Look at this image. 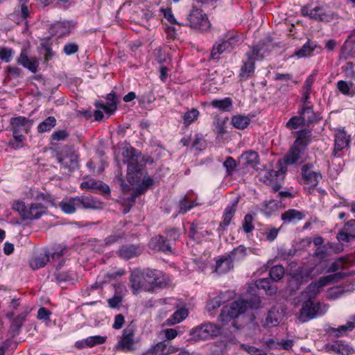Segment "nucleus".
Returning <instances> with one entry per match:
<instances>
[{"mask_svg":"<svg viewBox=\"0 0 355 355\" xmlns=\"http://www.w3.org/2000/svg\"><path fill=\"white\" fill-rule=\"evenodd\" d=\"M237 204L238 200H235L226 207L223 215V220L220 224V228L225 229L230 224V222L235 214Z\"/></svg>","mask_w":355,"mask_h":355,"instance_id":"nucleus-31","label":"nucleus"},{"mask_svg":"<svg viewBox=\"0 0 355 355\" xmlns=\"http://www.w3.org/2000/svg\"><path fill=\"white\" fill-rule=\"evenodd\" d=\"M347 276L345 272H338L322 277L318 280L311 282L303 292L304 298L312 300L316 297L329 284L338 282Z\"/></svg>","mask_w":355,"mask_h":355,"instance_id":"nucleus-5","label":"nucleus"},{"mask_svg":"<svg viewBox=\"0 0 355 355\" xmlns=\"http://www.w3.org/2000/svg\"><path fill=\"white\" fill-rule=\"evenodd\" d=\"M256 286L259 289H263L269 295H274L277 291V286L271 283L268 278L259 279L256 281Z\"/></svg>","mask_w":355,"mask_h":355,"instance_id":"nucleus-38","label":"nucleus"},{"mask_svg":"<svg viewBox=\"0 0 355 355\" xmlns=\"http://www.w3.org/2000/svg\"><path fill=\"white\" fill-rule=\"evenodd\" d=\"M301 173L303 184L311 188L316 187L322 179L321 173L314 170L312 164H304L302 167Z\"/></svg>","mask_w":355,"mask_h":355,"instance_id":"nucleus-15","label":"nucleus"},{"mask_svg":"<svg viewBox=\"0 0 355 355\" xmlns=\"http://www.w3.org/2000/svg\"><path fill=\"white\" fill-rule=\"evenodd\" d=\"M327 311V306L320 302H315L308 299L303 303L300 311L299 319L302 322H306L312 318L322 315Z\"/></svg>","mask_w":355,"mask_h":355,"instance_id":"nucleus-9","label":"nucleus"},{"mask_svg":"<svg viewBox=\"0 0 355 355\" xmlns=\"http://www.w3.org/2000/svg\"><path fill=\"white\" fill-rule=\"evenodd\" d=\"M83 189H88L92 191H98L103 194L110 193V187L107 184L101 181L96 180L93 178L87 179L80 184Z\"/></svg>","mask_w":355,"mask_h":355,"instance_id":"nucleus-20","label":"nucleus"},{"mask_svg":"<svg viewBox=\"0 0 355 355\" xmlns=\"http://www.w3.org/2000/svg\"><path fill=\"white\" fill-rule=\"evenodd\" d=\"M350 142V136L343 129H339L335 134V150L339 151L347 147Z\"/></svg>","mask_w":355,"mask_h":355,"instance_id":"nucleus-28","label":"nucleus"},{"mask_svg":"<svg viewBox=\"0 0 355 355\" xmlns=\"http://www.w3.org/2000/svg\"><path fill=\"white\" fill-rule=\"evenodd\" d=\"M12 208L19 212L24 220H37L39 219L46 212V207L42 203H31L26 206L22 201H15L12 205Z\"/></svg>","mask_w":355,"mask_h":355,"instance_id":"nucleus-8","label":"nucleus"},{"mask_svg":"<svg viewBox=\"0 0 355 355\" xmlns=\"http://www.w3.org/2000/svg\"><path fill=\"white\" fill-rule=\"evenodd\" d=\"M57 159L66 174H69L78 168L77 155L71 150H62L58 155Z\"/></svg>","mask_w":355,"mask_h":355,"instance_id":"nucleus-14","label":"nucleus"},{"mask_svg":"<svg viewBox=\"0 0 355 355\" xmlns=\"http://www.w3.org/2000/svg\"><path fill=\"white\" fill-rule=\"evenodd\" d=\"M353 85L352 82L339 80L337 83V88L343 94L353 96L354 94L352 89Z\"/></svg>","mask_w":355,"mask_h":355,"instance_id":"nucleus-53","label":"nucleus"},{"mask_svg":"<svg viewBox=\"0 0 355 355\" xmlns=\"http://www.w3.org/2000/svg\"><path fill=\"white\" fill-rule=\"evenodd\" d=\"M137 328L134 324L128 325L122 331L121 336L114 348L121 352L135 351L140 343V338L135 336Z\"/></svg>","mask_w":355,"mask_h":355,"instance_id":"nucleus-7","label":"nucleus"},{"mask_svg":"<svg viewBox=\"0 0 355 355\" xmlns=\"http://www.w3.org/2000/svg\"><path fill=\"white\" fill-rule=\"evenodd\" d=\"M233 268V263L227 256L221 257L216 261L213 272L218 275L225 274Z\"/></svg>","mask_w":355,"mask_h":355,"instance_id":"nucleus-27","label":"nucleus"},{"mask_svg":"<svg viewBox=\"0 0 355 355\" xmlns=\"http://www.w3.org/2000/svg\"><path fill=\"white\" fill-rule=\"evenodd\" d=\"M13 140L10 141L9 146L13 149H19L24 146L26 140L25 136L21 132H12Z\"/></svg>","mask_w":355,"mask_h":355,"instance_id":"nucleus-52","label":"nucleus"},{"mask_svg":"<svg viewBox=\"0 0 355 355\" xmlns=\"http://www.w3.org/2000/svg\"><path fill=\"white\" fill-rule=\"evenodd\" d=\"M241 161L243 165L254 167L259 163V155L253 150H248L243 153L241 157Z\"/></svg>","mask_w":355,"mask_h":355,"instance_id":"nucleus-37","label":"nucleus"},{"mask_svg":"<svg viewBox=\"0 0 355 355\" xmlns=\"http://www.w3.org/2000/svg\"><path fill=\"white\" fill-rule=\"evenodd\" d=\"M50 261L49 254H40L33 257L29 262L30 266L33 270L43 268Z\"/></svg>","mask_w":355,"mask_h":355,"instance_id":"nucleus-42","label":"nucleus"},{"mask_svg":"<svg viewBox=\"0 0 355 355\" xmlns=\"http://www.w3.org/2000/svg\"><path fill=\"white\" fill-rule=\"evenodd\" d=\"M305 125L301 115L291 117L286 123L289 130H295Z\"/></svg>","mask_w":355,"mask_h":355,"instance_id":"nucleus-55","label":"nucleus"},{"mask_svg":"<svg viewBox=\"0 0 355 355\" xmlns=\"http://www.w3.org/2000/svg\"><path fill=\"white\" fill-rule=\"evenodd\" d=\"M211 105L215 108L220 110L227 111L232 105V101L230 98L226 97L223 99H214L211 101Z\"/></svg>","mask_w":355,"mask_h":355,"instance_id":"nucleus-50","label":"nucleus"},{"mask_svg":"<svg viewBox=\"0 0 355 355\" xmlns=\"http://www.w3.org/2000/svg\"><path fill=\"white\" fill-rule=\"evenodd\" d=\"M160 12L163 13L164 18L167 19L171 24L184 26V24L179 23L176 20L175 17L173 14L171 8H161Z\"/></svg>","mask_w":355,"mask_h":355,"instance_id":"nucleus-61","label":"nucleus"},{"mask_svg":"<svg viewBox=\"0 0 355 355\" xmlns=\"http://www.w3.org/2000/svg\"><path fill=\"white\" fill-rule=\"evenodd\" d=\"M232 297V293L230 291H227L224 293H220L216 297L210 300L207 304V309L209 311L215 310L220 307L223 303L228 301Z\"/></svg>","mask_w":355,"mask_h":355,"instance_id":"nucleus-26","label":"nucleus"},{"mask_svg":"<svg viewBox=\"0 0 355 355\" xmlns=\"http://www.w3.org/2000/svg\"><path fill=\"white\" fill-rule=\"evenodd\" d=\"M326 257V250L318 248L312 259L291 273L292 278L301 284L322 274L327 268V263L324 261Z\"/></svg>","mask_w":355,"mask_h":355,"instance_id":"nucleus-2","label":"nucleus"},{"mask_svg":"<svg viewBox=\"0 0 355 355\" xmlns=\"http://www.w3.org/2000/svg\"><path fill=\"white\" fill-rule=\"evenodd\" d=\"M166 343L165 341L159 342L152 346L141 355H166Z\"/></svg>","mask_w":355,"mask_h":355,"instance_id":"nucleus-47","label":"nucleus"},{"mask_svg":"<svg viewBox=\"0 0 355 355\" xmlns=\"http://www.w3.org/2000/svg\"><path fill=\"white\" fill-rule=\"evenodd\" d=\"M67 248L65 246L59 245L49 254L50 261L54 263L58 262V267L61 268L64 263L63 257L67 254Z\"/></svg>","mask_w":355,"mask_h":355,"instance_id":"nucleus-34","label":"nucleus"},{"mask_svg":"<svg viewBox=\"0 0 355 355\" xmlns=\"http://www.w3.org/2000/svg\"><path fill=\"white\" fill-rule=\"evenodd\" d=\"M242 42L241 37L235 32H228L212 48L211 57L214 60L219 58L220 54L230 52Z\"/></svg>","mask_w":355,"mask_h":355,"instance_id":"nucleus-6","label":"nucleus"},{"mask_svg":"<svg viewBox=\"0 0 355 355\" xmlns=\"http://www.w3.org/2000/svg\"><path fill=\"white\" fill-rule=\"evenodd\" d=\"M355 328V315H353L349 321L344 325L338 327L336 329V336H340L347 331H351Z\"/></svg>","mask_w":355,"mask_h":355,"instance_id":"nucleus-54","label":"nucleus"},{"mask_svg":"<svg viewBox=\"0 0 355 355\" xmlns=\"http://www.w3.org/2000/svg\"><path fill=\"white\" fill-rule=\"evenodd\" d=\"M206 146L205 141L204 137L201 134H196L194 136L192 147L198 150H202Z\"/></svg>","mask_w":355,"mask_h":355,"instance_id":"nucleus-59","label":"nucleus"},{"mask_svg":"<svg viewBox=\"0 0 355 355\" xmlns=\"http://www.w3.org/2000/svg\"><path fill=\"white\" fill-rule=\"evenodd\" d=\"M304 149L293 144L284 157L286 164L292 165L297 163L300 159Z\"/></svg>","mask_w":355,"mask_h":355,"instance_id":"nucleus-29","label":"nucleus"},{"mask_svg":"<svg viewBox=\"0 0 355 355\" xmlns=\"http://www.w3.org/2000/svg\"><path fill=\"white\" fill-rule=\"evenodd\" d=\"M188 310L184 308H181L177 310L168 319V322L171 324H175L182 322L188 315Z\"/></svg>","mask_w":355,"mask_h":355,"instance_id":"nucleus-51","label":"nucleus"},{"mask_svg":"<svg viewBox=\"0 0 355 355\" xmlns=\"http://www.w3.org/2000/svg\"><path fill=\"white\" fill-rule=\"evenodd\" d=\"M247 255V249L244 245H239L237 248H235L228 257L232 260V261H239L245 259Z\"/></svg>","mask_w":355,"mask_h":355,"instance_id":"nucleus-46","label":"nucleus"},{"mask_svg":"<svg viewBox=\"0 0 355 355\" xmlns=\"http://www.w3.org/2000/svg\"><path fill=\"white\" fill-rule=\"evenodd\" d=\"M220 334V327L211 322H207L193 328L191 335L196 340H207Z\"/></svg>","mask_w":355,"mask_h":355,"instance_id":"nucleus-12","label":"nucleus"},{"mask_svg":"<svg viewBox=\"0 0 355 355\" xmlns=\"http://www.w3.org/2000/svg\"><path fill=\"white\" fill-rule=\"evenodd\" d=\"M61 210L67 214H73L79 207V197H71L64 198L59 203Z\"/></svg>","mask_w":355,"mask_h":355,"instance_id":"nucleus-24","label":"nucleus"},{"mask_svg":"<svg viewBox=\"0 0 355 355\" xmlns=\"http://www.w3.org/2000/svg\"><path fill=\"white\" fill-rule=\"evenodd\" d=\"M56 125V119L54 116H49L37 126V132L43 133L50 131Z\"/></svg>","mask_w":355,"mask_h":355,"instance_id":"nucleus-48","label":"nucleus"},{"mask_svg":"<svg viewBox=\"0 0 355 355\" xmlns=\"http://www.w3.org/2000/svg\"><path fill=\"white\" fill-rule=\"evenodd\" d=\"M142 272L146 282L149 284V291L155 286H162L164 284V275L162 271L147 268L142 270Z\"/></svg>","mask_w":355,"mask_h":355,"instance_id":"nucleus-17","label":"nucleus"},{"mask_svg":"<svg viewBox=\"0 0 355 355\" xmlns=\"http://www.w3.org/2000/svg\"><path fill=\"white\" fill-rule=\"evenodd\" d=\"M280 320V314L275 309H270L266 318L264 326L272 327L278 325Z\"/></svg>","mask_w":355,"mask_h":355,"instance_id":"nucleus-44","label":"nucleus"},{"mask_svg":"<svg viewBox=\"0 0 355 355\" xmlns=\"http://www.w3.org/2000/svg\"><path fill=\"white\" fill-rule=\"evenodd\" d=\"M347 263L348 259L345 258H339L331 263L326 272L327 273L333 272V274L338 273V272L337 271L343 270Z\"/></svg>","mask_w":355,"mask_h":355,"instance_id":"nucleus-49","label":"nucleus"},{"mask_svg":"<svg viewBox=\"0 0 355 355\" xmlns=\"http://www.w3.org/2000/svg\"><path fill=\"white\" fill-rule=\"evenodd\" d=\"M18 63L33 73L37 71L39 66L38 60L35 58H28L25 49L21 50Z\"/></svg>","mask_w":355,"mask_h":355,"instance_id":"nucleus-25","label":"nucleus"},{"mask_svg":"<svg viewBox=\"0 0 355 355\" xmlns=\"http://www.w3.org/2000/svg\"><path fill=\"white\" fill-rule=\"evenodd\" d=\"M199 116L200 112L197 109L192 108L189 110L182 115L184 125L185 127L189 126L198 119Z\"/></svg>","mask_w":355,"mask_h":355,"instance_id":"nucleus-45","label":"nucleus"},{"mask_svg":"<svg viewBox=\"0 0 355 355\" xmlns=\"http://www.w3.org/2000/svg\"><path fill=\"white\" fill-rule=\"evenodd\" d=\"M295 133L297 138L293 144L305 150L311 141V132L309 129H304L297 131Z\"/></svg>","mask_w":355,"mask_h":355,"instance_id":"nucleus-35","label":"nucleus"},{"mask_svg":"<svg viewBox=\"0 0 355 355\" xmlns=\"http://www.w3.org/2000/svg\"><path fill=\"white\" fill-rule=\"evenodd\" d=\"M80 209H101L103 207L102 203L92 196L79 197Z\"/></svg>","mask_w":355,"mask_h":355,"instance_id":"nucleus-33","label":"nucleus"},{"mask_svg":"<svg viewBox=\"0 0 355 355\" xmlns=\"http://www.w3.org/2000/svg\"><path fill=\"white\" fill-rule=\"evenodd\" d=\"M260 300L257 297H254L250 301L239 300L230 304V305L224 306L221 310L219 315V321L223 325L231 322V324L236 328L235 320L241 314L243 313L248 308L256 309L260 306Z\"/></svg>","mask_w":355,"mask_h":355,"instance_id":"nucleus-3","label":"nucleus"},{"mask_svg":"<svg viewBox=\"0 0 355 355\" xmlns=\"http://www.w3.org/2000/svg\"><path fill=\"white\" fill-rule=\"evenodd\" d=\"M301 13L304 17L321 21H331L337 18L338 15L332 12L327 11L323 6L312 5L305 6L301 9Z\"/></svg>","mask_w":355,"mask_h":355,"instance_id":"nucleus-10","label":"nucleus"},{"mask_svg":"<svg viewBox=\"0 0 355 355\" xmlns=\"http://www.w3.org/2000/svg\"><path fill=\"white\" fill-rule=\"evenodd\" d=\"M141 249L135 245H123L118 251V255L124 259H130L139 255Z\"/></svg>","mask_w":355,"mask_h":355,"instance_id":"nucleus-30","label":"nucleus"},{"mask_svg":"<svg viewBox=\"0 0 355 355\" xmlns=\"http://www.w3.org/2000/svg\"><path fill=\"white\" fill-rule=\"evenodd\" d=\"M32 125L31 121L24 116L13 117L10 119L12 132L28 133Z\"/></svg>","mask_w":355,"mask_h":355,"instance_id":"nucleus-19","label":"nucleus"},{"mask_svg":"<svg viewBox=\"0 0 355 355\" xmlns=\"http://www.w3.org/2000/svg\"><path fill=\"white\" fill-rule=\"evenodd\" d=\"M342 69L348 78H353L355 77V64L353 62H347L342 67Z\"/></svg>","mask_w":355,"mask_h":355,"instance_id":"nucleus-64","label":"nucleus"},{"mask_svg":"<svg viewBox=\"0 0 355 355\" xmlns=\"http://www.w3.org/2000/svg\"><path fill=\"white\" fill-rule=\"evenodd\" d=\"M14 51L12 49L0 47V59L4 62H9L12 57Z\"/></svg>","mask_w":355,"mask_h":355,"instance_id":"nucleus-63","label":"nucleus"},{"mask_svg":"<svg viewBox=\"0 0 355 355\" xmlns=\"http://www.w3.org/2000/svg\"><path fill=\"white\" fill-rule=\"evenodd\" d=\"M316 48V44L311 40H308L299 50L296 51L295 55L298 58L311 56Z\"/></svg>","mask_w":355,"mask_h":355,"instance_id":"nucleus-39","label":"nucleus"},{"mask_svg":"<svg viewBox=\"0 0 355 355\" xmlns=\"http://www.w3.org/2000/svg\"><path fill=\"white\" fill-rule=\"evenodd\" d=\"M286 170V167L280 164L277 170L266 171L263 176L264 182L269 185H273V189L277 191L281 187L280 182L283 180Z\"/></svg>","mask_w":355,"mask_h":355,"instance_id":"nucleus-13","label":"nucleus"},{"mask_svg":"<svg viewBox=\"0 0 355 355\" xmlns=\"http://www.w3.org/2000/svg\"><path fill=\"white\" fill-rule=\"evenodd\" d=\"M250 123V119L248 116L236 114L232 117L231 123L232 125L240 130L247 128Z\"/></svg>","mask_w":355,"mask_h":355,"instance_id":"nucleus-41","label":"nucleus"},{"mask_svg":"<svg viewBox=\"0 0 355 355\" xmlns=\"http://www.w3.org/2000/svg\"><path fill=\"white\" fill-rule=\"evenodd\" d=\"M279 232V228L267 227L265 228L263 235L268 241H273L277 236Z\"/></svg>","mask_w":355,"mask_h":355,"instance_id":"nucleus-62","label":"nucleus"},{"mask_svg":"<svg viewBox=\"0 0 355 355\" xmlns=\"http://www.w3.org/2000/svg\"><path fill=\"white\" fill-rule=\"evenodd\" d=\"M327 349L330 352L340 355H350L353 352V348L343 340H337L327 345Z\"/></svg>","mask_w":355,"mask_h":355,"instance_id":"nucleus-23","label":"nucleus"},{"mask_svg":"<svg viewBox=\"0 0 355 355\" xmlns=\"http://www.w3.org/2000/svg\"><path fill=\"white\" fill-rule=\"evenodd\" d=\"M269 275L273 281L277 282L284 277V268L281 265L275 266L270 268Z\"/></svg>","mask_w":355,"mask_h":355,"instance_id":"nucleus-56","label":"nucleus"},{"mask_svg":"<svg viewBox=\"0 0 355 355\" xmlns=\"http://www.w3.org/2000/svg\"><path fill=\"white\" fill-rule=\"evenodd\" d=\"M252 222V216L251 214H246L242 223L243 230L245 233H250L254 230V227Z\"/></svg>","mask_w":355,"mask_h":355,"instance_id":"nucleus-60","label":"nucleus"},{"mask_svg":"<svg viewBox=\"0 0 355 355\" xmlns=\"http://www.w3.org/2000/svg\"><path fill=\"white\" fill-rule=\"evenodd\" d=\"M184 25H188L193 29H198L201 31H206L210 28V23L207 15L202 10L198 8H193L187 17V22Z\"/></svg>","mask_w":355,"mask_h":355,"instance_id":"nucleus-11","label":"nucleus"},{"mask_svg":"<svg viewBox=\"0 0 355 355\" xmlns=\"http://www.w3.org/2000/svg\"><path fill=\"white\" fill-rule=\"evenodd\" d=\"M299 114L301 115L305 124H309L318 121V116L313 112L311 107H302Z\"/></svg>","mask_w":355,"mask_h":355,"instance_id":"nucleus-43","label":"nucleus"},{"mask_svg":"<svg viewBox=\"0 0 355 355\" xmlns=\"http://www.w3.org/2000/svg\"><path fill=\"white\" fill-rule=\"evenodd\" d=\"M269 51L267 45L260 43L246 52L245 59L243 60V64L241 69V78L244 80L248 78L254 71V62L266 57Z\"/></svg>","mask_w":355,"mask_h":355,"instance_id":"nucleus-4","label":"nucleus"},{"mask_svg":"<svg viewBox=\"0 0 355 355\" xmlns=\"http://www.w3.org/2000/svg\"><path fill=\"white\" fill-rule=\"evenodd\" d=\"M106 103L96 101L95 106L97 109L103 110L106 114L111 115L114 113L117 107V102L115 94L111 92L107 95Z\"/></svg>","mask_w":355,"mask_h":355,"instance_id":"nucleus-21","label":"nucleus"},{"mask_svg":"<svg viewBox=\"0 0 355 355\" xmlns=\"http://www.w3.org/2000/svg\"><path fill=\"white\" fill-rule=\"evenodd\" d=\"M355 238V220H350L345 223L343 228L338 232L337 239L340 243L349 242Z\"/></svg>","mask_w":355,"mask_h":355,"instance_id":"nucleus-22","label":"nucleus"},{"mask_svg":"<svg viewBox=\"0 0 355 355\" xmlns=\"http://www.w3.org/2000/svg\"><path fill=\"white\" fill-rule=\"evenodd\" d=\"M198 205L199 203L196 202V200L189 203L187 196H185L180 200V212L186 213Z\"/></svg>","mask_w":355,"mask_h":355,"instance_id":"nucleus-57","label":"nucleus"},{"mask_svg":"<svg viewBox=\"0 0 355 355\" xmlns=\"http://www.w3.org/2000/svg\"><path fill=\"white\" fill-rule=\"evenodd\" d=\"M342 54L345 59L355 56V35H352L342 47Z\"/></svg>","mask_w":355,"mask_h":355,"instance_id":"nucleus-36","label":"nucleus"},{"mask_svg":"<svg viewBox=\"0 0 355 355\" xmlns=\"http://www.w3.org/2000/svg\"><path fill=\"white\" fill-rule=\"evenodd\" d=\"M74 27L75 24L71 21H58L51 26L50 32L52 35L61 37L69 35Z\"/></svg>","mask_w":355,"mask_h":355,"instance_id":"nucleus-18","label":"nucleus"},{"mask_svg":"<svg viewBox=\"0 0 355 355\" xmlns=\"http://www.w3.org/2000/svg\"><path fill=\"white\" fill-rule=\"evenodd\" d=\"M130 282L134 294H138L141 291H149V284L146 282L141 270L135 269L132 270Z\"/></svg>","mask_w":355,"mask_h":355,"instance_id":"nucleus-16","label":"nucleus"},{"mask_svg":"<svg viewBox=\"0 0 355 355\" xmlns=\"http://www.w3.org/2000/svg\"><path fill=\"white\" fill-rule=\"evenodd\" d=\"M28 313L29 311L26 310L25 311L21 312L17 317L13 318L10 325V331L13 333L14 335L19 334Z\"/></svg>","mask_w":355,"mask_h":355,"instance_id":"nucleus-40","label":"nucleus"},{"mask_svg":"<svg viewBox=\"0 0 355 355\" xmlns=\"http://www.w3.org/2000/svg\"><path fill=\"white\" fill-rule=\"evenodd\" d=\"M139 155L130 145L123 146L119 154L116 157L119 165L122 162L128 166L127 180L128 182L132 185L139 184L138 188L130 197L129 200L131 202H134L138 195L145 193L149 187L153 184L152 178L143 175L142 166L139 164Z\"/></svg>","mask_w":355,"mask_h":355,"instance_id":"nucleus-1","label":"nucleus"},{"mask_svg":"<svg viewBox=\"0 0 355 355\" xmlns=\"http://www.w3.org/2000/svg\"><path fill=\"white\" fill-rule=\"evenodd\" d=\"M304 216L305 215L303 212L290 209L282 214L281 218L285 223H296L302 220Z\"/></svg>","mask_w":355,"mask_h":355,"instance_id":"nucleus-32","label":"nucleus"},{"mask_svg":"<svg viewBox=\"0 0 355 355\" xmlns=\"http://www.w3.org/2000/svg\"><path fill=\"white\" fill-rule=\"evenodd\" d=\"M107 339L106 336H89L85 338L88 347H93L98 345H101L105 343Z\"/></svg>","mask_w":355,"mask_h":355,"instance_id":"nucleus-58","label":"nucleus"}]
</instances>
